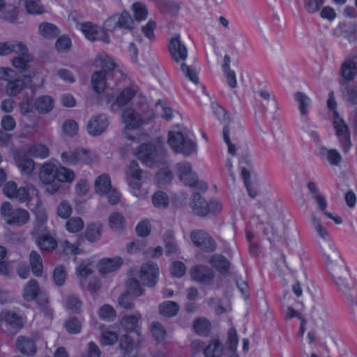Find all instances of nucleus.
<instances>
[{
    "mask_svg": "<svg viewBox=\"0 0 357 357\" xmlns=\"http://www.w3.org/2000/svg\"><path fill=\"white\" fill-rule=\"evenodd\" d=\"M327 269L340 291L348 294L350 287L347 283L348 271L344 261L334 246L328 243V247L322 249Z\"/></svg>",
    "mask_w": 357,
    "mask_h": 357,
    "instance_id": "nucleus-1",
    "label": "nucleus"
},
{
    "mask_svg": "<svg viewBox=\"0 0 357 357\" xmlns=\"http://www.w3.org/2000/svg\"><path fill=\"white\" fill-rule=\"evenodd\" d=\"M167 143L174 152L184 156H190L197 151V145L194 136L187 132L169 131Z\"/></svg>",
    "mask_w": 357,
    "mask_h": 357,
    "instance_id": "nucleus-2",
    "label": "nucleus"
},
{
    "mask_svg": "<svg viewBox=\"0 0 357 357\" xmlns=\"http://www.w3.org/2000/svg\"><path fill=\"white\" fill-rule=\"evenodd\" d=\"M122 121L125 125L123 133L130 140H136L137 137L131 135L130 131L138 129L143 124L147 123L155 118L152 110L148 112L147 116L142 117L141 115L132 108H126L122 113Z\"/></svg>",
    "mask_w": 357,
    "mask_h": 357,
    "instance_id": "nucleus-3",
    "label": "nucleus"
},
{
    "mask_svg": "<svg viewBox=\"0 0 357 357\" xmlns=\"http://www.w3.org/2000/svg\"><path fill=\"white\" fill-rule=\"evenodd\" d=\"M137 158L146 166L165 163L166 153L161 147L157 148L151 144H142L136 153Z\"/></svg>",
    "mask_w": 357,
    "mask_h": 357,
    "instance_id": "nucleus-4",
    "label": "nucleus"
},
{
    "mask_svg": "<svg viewBox=\"0 0 357 357\" xmlns=\"http://www.w3.org/2000/svg\"><path fill=\"white\" fill-rule=\"evenodd\" d=\"M62 162L68 166L91 164L96 160V155L85 149H76L64 151L61 155Z\"/></svg>",
    "mask_w": 357,
    "mask_h": 357,
    "instance_id": "nucleus-5",
    "label": "nucleus"
},
{
    "mask_svg": "<svg viewBox=\"0 0 357 357\" xmlns=\"http://www.w3.org/2000/svg\"><path fill=\"white\" fill-rule=\"evenodd\" d=\"M1 213L7 224L10 225L22 226L29 221V212L23 208L13 209L8 202H4L1 207Z\"/></svg>",
    "mask_w": 357,
    "mask_h": 357,
    "instance_id": "nucleus-6",
    "label": "nucleus"
},
{
    "mask_svg": "<svg viewBox=\"0 0 357 357\" xmlns=\"http://www.w3.org/2000/svg\"><path fill=\"white\" fill-rule=\"evenodd\" d=\"M333 126L340 148L344 153H348L352 146L349 128L337 112H334Z\"/></svg>",
    "mask_w": 357,
    "mask_h": 357,
    "instance_id": "nucleus-7",
    "label": "nucleus"
},
{
    "mask_svg": "<svg viewBox=\"0 0 357 357\" xmlns=\"http://www.w3.org/2000/svg\"><path fill=\"white\" fill-rule=\"evenodd\" d=\"M192 243L201 250L206 252H213L216 249V244L213 238L204 230H195L190 234Z\"/></svg>",
    "mask_w": 357,
    "mask_h": 357,
    "instance_id": "nucleus-8",
    "label": "nucleus"
},
{
    "mask_svg": "<svg viewBox=\"0 0 357 357\" xmlns=\"http://www.w3.org/2000/svg\"><path fill=\"white\" fill-rule=\"evenodd\" d=\"M109 125L107 115L103 114L92 116L86 125V131L89 135L97 137L105 132Z\"/></svg>",
    "mask_w": 357,
    "mask_h": 357,
    "instance_id": "nucleus-9",
    "label": "nucleus"
},
{
    "mask_svg": "<svg viewBox=\"0 0 357 357\" xmlns=\"http://www.w3.org/2000/svg\"><path fill=\"white\" fill-rule=\"evenodd\" d=\"M39 176L41 181L47 185L46 190L49 193L53 194L59 188V185L54 183L56 179V167L54 165L47 163L43 165Z\"/></svg>",
    "mask_w": 357,
    "mask_h": 357,
    "instance_id": "nucleus-10",
    "label": "nucleus"
},
{
    "mask_svg": "<svg viewBox=\"0 0 357 357\" xmlns=\"http://www.w3.org/2000/svg\"><path fill=\"white\" fill-rule=\"evenodd\" d=\"M13 70L10 68H0V79L8 81L6 85V91L8 95L10 96H16L24 86V82L22 79L10 80L13 78Z\"/></svg>",
    "mask_w": 357,
    "mask_h": 357,
    "instance_id": "nucleus-11",
    "label": "nucleus"
},
{
    "mask_svg": "<svg viewBox=\"0 0 357 357\" xmlns=\"http://www.w3.org/2000/svg\"><path fill=\"white\" fill-rule=\"evenodd\" d=\"M177 174L180 180L186 185L192 187L197 183V176L192 171V165L187 161H183L176 164Z\"/></svg>",
    "mask_w": 357,
    "mask_h": 357,
    "instance_id": "nucleus-12",
    "label": "nucleus"
},
{
    "mask_svg": "<svg viewBox=\"0 0 357 357\" xmlns=\"http://www.w3.org/2000/svg\"><path fill=\"white\" fill-rule=\"evenodd\" d=\"M159 268L156 264L148 262L142 266L139 271V279L144 284L153 287L158 280Z\"/></svg>",
    "mask_w": 357,
    "mask_h": 357,
    "instance_id": "nucleus-13",
    "label": "nucleus"
},
{
    "mask_svg": "<svg viewBox=\"0 0 357 357\" xmlns=\"http://www.w3.org/2000/svg\"><path fill=\"white\" fill-rule=\"evenodd\" d=\"M79 26V28L89 40H101L105 43H109V38L105 31L100 30L96 25L91 22H85Z\"/></svg>",
    "mask_w": 357,
    "mask_h": 357,
    "instance_id": "nucleus-14",
    "label": "nucleus"
},
{
    "mask_svg": "<svg viewBox=\"0 0 357 357\" xmlns=\"http://www.w3.org/2000/svg\"><path fill=\"white\" fill-rule=\"evenodd\" d=\"M169 50L172 59L176 62L183 61L188 56V50L181 42L180 36H176L170 40Z\"/></svg>",
    "mask_w": 357,
    "mask_h": 357,
    "instance_id": "nucleus-15",
    "label": "nucleus"
},
{
    "mask_svg": "<svg viewBox=\"0 0 357 357\" xmlns=\"http://www.w3.org/2000/svg\"><path fill=\"white\" fill-rule=\"evenodd\" d=\"M190 273L194 280L200 283H209L214 278L213 270L203 265L192 267Z\"/></svg>",
    "mask_w": 357,
    "mask_h": 357,
    "instance_id": "nucleus-16",
    "label": "nucleus"
},
{
    "mask_svg": "<svg viewBox=\"0 0 357 357\" xmlns=\"http://www.w3.org/2000/svg\"><path fill=\"white\" fill-rule=\"evenodd\" d=\"M17 349L24 355L32 356L37 351L36 340L30 337L19 336L15 342Z\"/></svg>",
    "mask_w": 357,
    "mask_h": 357,
    "instance_id": "nucleus-17",
    "label": "nucleus"
},
{
    "mask_svg": "<svg viewBox=\"0 0 357 357\" xmlns=\"http://www.w3.org/2000/svg\"><path fill=\"white\" fill-rule=\"evenodd\" d=\"M26 52V46L20 41L13 40L0 43V56H6L12 52L24 54Z\"/></svg>",
    "mask_w": 357,
    "mask_h": 357,
    "instance_id": "nucleus-18",
    "label": "nucleus"
},
{
    "mask_svg": "<svg viewBox=\"0 0 357 357\" xmlns=\"http://www.w3.org/2000/svg\"><path fill=\"white\" fill-rule=\"evenodd\" d=\"M310 223L315 236L325 242H329L330 236L328 229L314 213L311 214Z\"/></svg>",
    "mask_w": 357,
    "mask_h": 357,
    "instance_id": "nucleus-19",
    "label": "nucleus"
},
{
    "mask_svg": "<svg viewBox=\"0 0 357 357\" xmlns=\"http://www.w3.org/2000/svg\"><path fill=\"white\" fill-rule=\"evenodd\" d=\"M123 264L120 257L106 258L100 260L98 265V271L102 274H107L118 270Z\"/></svg>",
    "mask_w": 357,
    "mask_h": 357,
    "instance_id": "nucleus-20",
    "label": "nucleus"
},
{
    "mask_svg": "<svg viewBox=\"0 0 357 357\" xmlns=\"http://www.w3.org/2000/svg\"><path fill=\"white\" fill-rule=\"evenodd\" d=\"M319 155L332 166H339L342 161V155L335 149H327L324 146L319 149Z\"/></svg>",
    "mask_w": 357,
    "mask_h": 357,
    "instance_id": "nucleus-21",
    "label": "nucleus"
},
{
    "mask_svg": "<svg viewBox=\"0 0 357 357\" xmlns=\"http://www.w3.org/2000/svg\"><path fill=\"white\" fill-rule=\"evenodd\" d=\"M0 321L13 329H20L22 326L21 317L15 312L3 310L0 313Z\"/></svg>",
    "mask_w": 357,
    "mask_h": 357,
    "instance_id": "nucleus-22",
    "label": "nucleus"
},
{
    "mask_svg": "<svg viewBox=\"0 0 357 357\" xmlns=\"http://www.w3.org/2000/svg\"><path fill=\"white\" fill-rule=\"evenodd\" d=\"M190 206L197 215L203 217L208 214V202L199 194L194 195Z\"/></svg>",
    "mask_w": 357,
    "mask_h": 357,
    "instance_id": "nucleus-23",
    "label": "nucleus"
},
{
    "mask_svg": "<svg viewBox=\"0 0 357 357\" xmlns=\"http://www.w3.org/2000/svg\"><path fill=\"white\" fill-rule=\"evenodd\" d=\"M23 297L27 301H32L36 299L37 301L42 296L38 283L35 280H29L24 286L23 289Z\"/></svg>",
    "mask_w": 357,
    "mask_h": 357,
    "instance_id": "nucleus-24",
    "label": "nucleus"
},
{
    "mask_svg": "<svg viewBox=\"0 0 357 357\" xmlns=\"http://www.w3.org/2000/svg\"><path fill=\"white\" fill-rule=\"evenodd\" d=\"M54 107L53 98L50 96H42L38 97L33 103V107L40 114H47Z\"/></svg>",
    "mask_w": 357,
    "mask_h": 357,
    "instance_id": "nucleus-25",
    "label": "nucleus"
},
{
    "mask_svg": "<svg viewBox=\"0 0 357 357\" xmlns=\"http://www.w3.org/2000/svg\"><path fill=\"white\" fill-rule=\"evenodd\" d=\"M15 161L22 174L30 175L32 173L34 169L33 161L24 153H17L15 157Z\"/></svg>",
    "mask_w": 357,
    "mask_h": 357,
    "instance_id": "nucleus-26",
    "label": "nucleus"
},
{
    "mask_svg": "<svg viewBox=\"0 0 357 357\" xmlns=\"http://www.w3.org/2000/svg\"><path fill=\"white\" fill-rule=\"evenodd\" d=\"M126 182L130 187L131 193L134 196L139 198H144L148 195V190L143 188L144 177L127 180Z\"/></svg>",
    "mask_w": 357,
    "mask_h": 357,
    "instance_id": "nucleus-27",
    "label": "nucleus"
},
{
    "mask_svg": "<svg viewBox=\"0 0 357 357\" xmlns=\"http://www.w3.org/2000/svg\"><path fill=\"white\" fill-rule=\"evenodd\" d=\"M340 73L345 80H352L357 73L356 61L351 59H347L341 66Z\"/></svg>",
    "mask_w": 357,
    "mask_h": 357,
    "instance_id": "nucleus-28",
    "label": "nucleus"
},
{
    "mask_svg": "<svg viewBox=\"0 0 357 357\" xmlns=\"http://www.w3.org/2000/svg\"><path fill=\"white\" fill-rule=\"evenodd\" d=\"M112 188L110 177L108 174H102L98 176L94 182V189L96 193L100 195H106Z\"/></svg>",
    "mask_w": 357,
    "mask_h": 357,
    "instance_id": "nucleus-29",
    "label": "nucleus"
},
{
    "mask_svg": "<svg viewBox=\"0 0 357 357\" xmlns=\"http://www.w3.org/2000/svg\"><path fill=\"white\" fill-rule=\"evenodd\" d=\"M107 75L103 71H96L91 76L93 90L97 93H102L106 87Z\"/></svg>",
    "mask_w": 357,
    "mask_h": 357,
    "instance_id": "nucleus-30",
    "label": "nucleus"
},
{
    "mask_svg": "<svg viewBox=\"0 0 357 357\" xmlns=\"http://www.w3.org/2000/svg\"><path fill=\"white\" fill-rule=\"evenodd\" d=\"M141 318V314L138 312L134 314L126 315L121 321V326L126 331H135L138 327V323Z\"/></svg>",
    "mask_w": 357,
    "mask_h": 357,
    "instance_id": "nucleus-31",
    "label": "nucleus"
},
{
    "mask_svg": "<svg viewBox=\"0 0 357 357\" xmlns=\"http://www.w3.org/2000/svg\"><path fill=\"white\" fill-rule=\"evenodd\" d=\"M209 263L221 273H227L229 271V261L221 255H213L209 259Z\"/></svg>",
    "mask_w": 357,
    "mask_h": 357,
    "instance_id": "nucleus-32",
    "label": "nucleus"
},
{
    "mask_svg": "<svg viewBox=\"0 0 357 357\" xmlns=\"http://www.w3.org/2000/svg\"><path fill=\"white\" fill-rule=\"evenodd\" d=\"M163 242L165 247V254L167 255L176 254L178 252V247L176 243L173 231H167L164 234Z\"/></svg>",
    "mask_w": 357,
    "mask_h": 357,
    "instance_id": "nucleus-33",
    "label": "nucleus"
},
{
    "mask_svg": "<svg viewBox=\"0 0 357 357\" xmlns=\"http://www.w3.org/2000/svg\"><path fill=\"white\" fill-rule=\"evenodd\" d=\"M29 263L34 275L39 277L43 273V261L40 255L36 251H31L29 255Z\"/></svg>",
    "mask_w": 357,
    "mask_h": 357,
    "instance_id": "nucleus-34",
    "label": "nucleus"
},
{
    "mask_svg": "<svg viewBox=\"0 0 357 357\" xmlns=\"http://www.w3.org/2000/svg\"><path fill=\"white\" fill-rule=\"evenodd\" d=\"M241 176L249 196L252 199L255 198L258 192L257 185L251 181V172L247 169L243 168L241 170Z\"/></svg>",
    "mask_w": 357,
    "mask_h": 357,
    "instance_id": "nucleus-35",
    "label": "nucleus"
},
{
    "mask_svg": "<svg viewBox=\"0 0 357 357\" xmlns=\"http://www.w3.org/2000/svg\"><path fill=\"white\" fill-rule=\"evenodd\" d=\"M39 33L45 38H54L59 34V29L52 23L43 22L39 25Z\"/></svg>",
    "mask_w": 357,
    "mask_h": 357,
    "instance_id": "nucleus-36",
    "label": "nucleus"
},
{
    "mask_svg": "<svg viewBox=\"0 0 357 357\" xmlns=\"http://www.w3.org/2000/svg\"><path fill=\"white\" fill-rule=\"evenodd\" d=\"M108 222L111 229L116 231H121L126 225L124 216L118 212L111 213L109 216Z\"/></svg>",
    "mask_w": 357,
    "mask_h": 357,
    "instance_id": "nucleus-37",
    "label": "nucleus"
},
{
    "mask_svg": "<svg viewBox=\"0 0 357 357\" xmlns=\"http://www.w3.org/2000/svg\"><path fill=\"white\" fill-rule=\"evenodd\" d=\"M223 351L222 344L217 340H213L204 350L206 357H220Z\"/></svg>",
    "mask_w": 357,
    "mask_h": 357,
    "instance_id": "nucleus-38",
    "label": "nucleus"
},
{
    "mask_svg": "<svg viewBox=\"0 0 357 357\" xmlns=\"http://www.w3.org/2000/svg\"><path fill=\"white\" fill-rule=\"evenodd\" d=\"M158 6L163 13L175 14L179 10L181 3L178 0H160Z\"/></svg>",
    "mask_w": 357,
    "mask_h": 357,
    "instance_id": "nucleus-39",
    "label": "nucleus"
},
{
    "mask_svg": "<svg viewBox=\"0 0 357 357\" xmlns=\"http://www.w3.org/2000/svg\"><path fill=\"white\" fill-rule=\"evenodd\" d=\"M295 100L298 102V109L302 116L308 113V108L310 107V98L302 92H297L294 94Z\"/></svg>",
    "mask_w": 357,
    "mask_h": 357,
    "instance_id": "nucleus-40",
    "label": "nucleus"
},
{
    "mask_svg": "<svg viewBox=\"0 0 357 357\" xmlns=\"http://www.w3.org/2000/svg\"><path fill=\"white\" fill-rule=\"evenodd\" d=\"M101 231L102 225L100 223H93L87 227L85 236L89 241L93 243L100 238Z\"/></svg>",
    "mask_w": 357,
    "mask_h": 357,
    "instance_id": "nucleus-41",
    "label": "nucleus"
},
{
    "mask_svg": "<svg viewBox=\"0 0 357 357\" xmlns=\"http://www.w3.org/2000/svg\"><path fill=\"white\" fill-rule=\"evenodd\" d=\"M75 178L73 171L65 167H56V180L59 182L71 183Z\"/></svg>",
    "mask_w": 357,
    "mask_h": 357,
    "instance_id": "nucleus-42",
    "label": "nucleus"
},
{
    "mask_svg": "<svg viewBox=\"0 0 357 357\" xmlns=\"http://www.w3.org/2000/svg\"><path fill=\"white\" fill-rule=\"evenodd\" d=\"M49 149L43 144H36L31 146L28 151V153L33 157L44 159L49 155Z\"/></svg>",
    "mask_w": 357,
    "mask_h": 357,
    "instance_id": "nucleus-43",
    "label": "nucleus"
},
{
    "mask_svg": "<svg viewBox=\"0 0 357 357\" xmlns=\"http://www.w3.org/2000/svg\"><path fill=\"white\" fill-rule=\"evenodd\" d=\"M160 313L166 317H173L176 315L179 310V307L176 302L165 301L159 307Z\"/></svg>",
    "mask_w": 357,
    "mask_h": 357,
    "instance_id": "nucleus-44",
    "label": "nucleus"
},
{
    "mask_svg": "<svg viewBox=\"0 0 357 357\" xmlns=\"http://www.w3.org/2000/svg\"><path fill=\"white\" fill-rule=\"evenodd\" d=\"M195 331L200 335H207L210 331L211 324L206 318L200 317L194 321Z\"/></svg>",
    "mask_w": 357,
    "mask_h": 357,
    "instance_id": "nucleus-45",
    "label": "nucleus"
},
{
    "mask_svg": "<svg viewBox=\"0 0 357 357\" xmlns=\"http://www.w3.org/2000/svg\"><path fill=\"white\" fill-rule=\"evenodd\" d=\"M151 331L155 340L158 342H162L165 340L167 332L161 324L158 322L152 323Z\"/></svg>",
    "mask_w": 357,
    "mask_h": 357,
    "instance_id": "nucleus-46",
    "label": "nucleus"
},
{
    "mask_svg": "<svg viewBox=\"0 0 357 357\" xmlns=\"http://www.w3.org/2000/svg\"><path fill=\"white\" fill-rule=\"evenodd\" d=\"M141 177H144L142 170L139 168L137 162L131 161L126 172V181Z\"/></svg>",
    "mask_w": 357,
    "mask_h": 357,
    "instance_id": "nucleus-47",
    "label": "nucleus"
},
{
    "mask_svg": "<svg viewBox=\"0 0 357 357\" xmlns=\"http://www.w3.org/2000/svg\"><path fill=\"white\" fill-rule=\"evenodd\" d=\"M0 13H2L3 18L13 20L17 15V9L13 6L7 4L5 0H0Z\"/></svg>",
    "mask_w": 357,
    "mask_h": 357,
    "instance_id": "nucleus-48",
    "label": "nucleus"
},
{
    "mask_svg": "<svg viewBox=\"0 0 357 357\" xmlns=\"http://www.w3.org/2000/svg\"><path fill=\"white\" fill-rule=\"evenodd\" d=\"M25 7L27 13L31 15H40L45 11L44 6L38 0H26Z\"/></svg>",
    "mask_w": 357,
    "mask_h": 357,
    "instance_id": "nucleus-49",
    "label": "nucleus"
},
{
    "mask_svg": "<svg viewBox=\"0 0 357 357\" xmlns=\"http://www.w3.org/2000/svg\"><path fill=\"white\" fill-rule=\"evenodd\" d=\"M93 266L90 261H83L76 268V275L80 280H84L93 272Z\"/></svg>",
    "mask_w": 357,
    "mask_h": 357,
    "instance_id": "nucleus-50",
    "label": "nucleus"
},
{
    "mask_svg": "<svg viewBox=\"0 0 357 357\" xmlns=\"http://www.w3.org/2000/svg\"><path fill=\"white\" fill-rule=\"evenodd\" d=\"M152 202L155 207L165 208L168 206L169 197L166 193L158 191L153 195Z\"/></svg>",
    "mask_w": 357,
    "mask_h": 357,
    "instance_id": "nucleus-51",
    "label": "nucleus"
},
{
    "mask_svg": "<svg viewBox=\"0 0 357 357\" xmlns=\"http://www.w3.org/2000/svg\"><path fill=\"white\" fill-rule=\"evenodd\" d=\"M84 222L79 217L70 218L66 223V229L70 233H77L84 228Z\"/></svg>",
    "mask_w": 357,
    "mask_h": 357,
    "instance_id": "nucleus-52",
    "label": "nucleus"
},
{
    "mask_svg": "<svg viewBox=\"0 0 357 357\" xmlns=\"http://www.w3.org/2000/svg\"><path fill=\"white\" fill-rule=\"evenodd\" d=\"M62 130L67 136L73 137L78 132V123L74 120L68 119L63 122L62 125Z\"/></svg>",
    "mask_w": 357,
    "mask_h": 357,
    "instance_id": "nucleus-53",
    "label": "nucleus"
},
{
    "mask_svg": "<svg viewBox=\"0 0 357 357\" xmlns=\"http://www.w3.org/2000/svg\"><path fill=\"white\" fill-rule=\"evenodd\" d=\"M38 245L40 249L46 251H50L56 248V242L55 239L51 236H43L39 238Z\"/></svg>",
    "mask_w": 357,
    "mask_h": 357,
    "instance_id": "nucleus-54",
    "label": "nucleus"
},
{
    "mask_svg": "<svg viewBox=\"0 0 357 357\" xmlns=\"http://www.w3.org/2000/svg\"><path fill=\"white\" fill-rule=\"evenodd\" d=\"M119 28L125 29H131L132 28L133 20L131 16L127 12H123L116 14Z\"/></svg>",
    "mask_w": 357,
    "mask_h": 357,
    "instance_id": "nucleus-55",
    "label": "nucleus"
},
{
    "mask_svg": "<svg viewBox=\"0 0 357 357\" xmlns=\"http://www.w3.org/2000/svg\"><path fill=\"white\" fill-rule=\"evenodd\" d=\"M324 3V0H303L304 8L310 14L319 11Z\"/></svg>",
    "mask_w": 357,
    "mask_h": 357,
    "instance_id": "nucleus-56",
    "label": "nucleus"
},
{
    "mask_svg": "<svg viewBox=\"0 0 357 357\" xmlns=\"http://www.w3.org/2000/svg\"><path fill=\"white\" fill-rule=\"evenodd\" d=\"M19 56L13 60V65L15 68L24 70L27 67V64L31 61L32 58L28 54V51L24 54H18Z\"/></svg>",
    "mask_w": 357,
    "mask_h": 357,
    "instance_id": "nucleus-57",
    "label": "nucleus"
},
{
    "mask_svg": "<svg viewBox=\"0 0 357 357\" xmlns=\"http://www.w3.org/2000/svg\"><path fill=\"white\" fill-rule=\"evenodd\" d=\"M135 19L137 21H142L146 19L148 11L144 5L141 3H135L132 6Z\"/></svg>",
    "mask_w": 357,
    "mask_h": 357,
    "instance_id": "nucleus-58",
    "label": "nucleus"
},
{
    "mask_svg": "<svg viewBox=\"0 0 357 357\" xmlns=\"http://www.w3.org/2000/svg\"><path fill=\"white\" fill-rule=\"evenodd\" d=\"M135 91L132 89H126L123 90L116 98V103L119 106H123L127 104L135 96Z\"/></svg>",
    "mask_w": 357,
    "mask_h": 357,
    "instance_id": "nucleus-59",
    "label": "nucleus"
},
{
    "mask_svg": "<svg viewBox=\"0 0 357 357\" xmlns=\"http://www.w3.org/2000/svg\"><path fill=\"white\" fill-rule=\"evenodd\" d=\"M155 179L159 185L167 184L172 179V173L168 168L162 169L156 174Z\"/></svg>",
    "mask_w": 357,
    "mask_h": 357,
    "instance_id": "nucleus-60",
    "label": "nucleus"
},
{
    "mask_svg": "<svg viewBox=\"0 0 357 357\" xmlns=\"http://www.w3.org/2000/svg\"><path fill=\"white\" fill-rule=\"evenodd\" d=\"M100 340L104 345H112L117 342L118 336L115 332L107 329L102 332Z\"/></svg>",
    "mask_w": 357,
    "mask_h": 357,
    "instance_id": "nucleus-61",
    "label": "nucleus"
},
{
    "mask_svg": "<svg viewBox=\"0 0 357 357\" xmlns=\"http://www.w3.org/2000/svg\"><path fill=\"white\" fill-rule=\"evenodd\" d=\"M72 211L73 210L71 205L66 200L61 201L57 207V214L60 218L63 219L69 218L72 213Z\"/></svg>",
    "mask_w": 357,
    "mask_h": 357,
    "instance_id": "nucleus-62",
    "label": "nucleus"
},
{
    "mask_svg": "<svg viewBox=\"0 0 357 357\" xmlns=\"http://www.w3.org/2000/svg\"><path fill=\"white\" fill-rule=\"evenodd\" d=\"M98 314L102 319L109 321L116 317V312L111 305H104L99 309Z\"/></svg>",
    "mask_w": 357,
    "mask_h": 357,
    "instance_id": "nucleus-63",
    "label": "nucleus"
},
{
    "mask_svg": "<svg viewBox=\"0 0 357 357\" xmlns=\"http://www.w3.org/2000/svg\"><path fill=\"white\" fill-rule=\"evenodd\" d=\"M181 70L191 82L195 84H199V77L196 70L192 66H188L185 63H182L181 66Z\"/></svg>",
    "mask_w": 357,
    "mask_h": 357,
    "instance_id": "nucleus-64",
    "label": "nucleus"
}]
</instances>
